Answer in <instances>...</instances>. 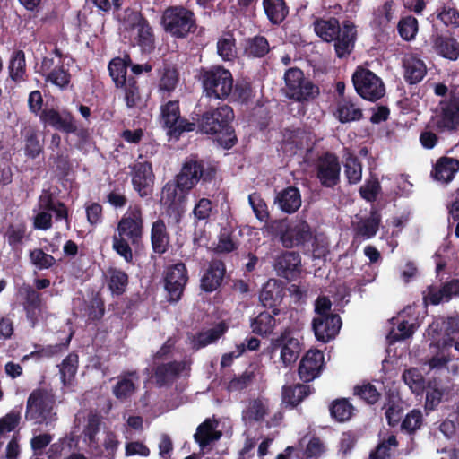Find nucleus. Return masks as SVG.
I'll return each mask as SVG.
<instances>
[{"mask_svg": "<svg viewBox=\"0 0 459 459\" xmlns=\"http://www.w3.org/2000/svg\"><path fill=\"white\" fill-rule=\"evenodd\" d=\"M316 172L323 187L334 188L341 180V164L337 155L326 152L319 156L316 164Z\"/></svg>", "mask_w": 459, "mask_h": 459, "instance_id": "obj_13", "label": "nucleus"}, {"mask_svg": "<svg viewBox=\"0 0 459 459\" xmlns=\"http://www.w3.org/2000/svg\"><path fill=\"white\" fill-rule=\"evenodd\" d=\"M27 104L29 111L35 117H39L40 124L45 128H53L63 115V108L59 109L57 107H49L48 104L43 107V96L41 91L39 90H35L30 92Z\"/></svg>", "mask_w": 459, "mask_h": 459, "instance_id": "obj_14", "label": "nucleus"}, {"mask_svg": "<svg viewBox=\"0 0 459 459\" xmlns=\"http://www.w3.org/2000/svg\"><path fill=\"white\" fill-rule=\"evenodd\" d=\"M340 23L335 18L319 19L314 22L316 34L326 42H332L340 33Z\"/></svg>", "mask_w": 459, "mask_h": 459, "instance_id": "obj_40", "label": "nucleus"}, {"mask_svg": "<svg viewBox=\"0 0 459 459\" xmlns=\"http://www.w3.org/2000/svg\"><path fill=\"white\" fill-rule=\"evenodd\" d=\"M226 274L225 263L220 259H212L204 273L200 288L207 293H212L221 287Z\"/></svg>", "mask_w": 459, "mask_h": 459, "instance_id": "obj_24", "label": "nucleus"}, {"mask_svg": "<svg viewBox=\"0 0 459 459\" xmlns=\"http://www.w3.org/2000/svg\"><path fill=\"white\" fill-rule=\"evenodd\" d=\"M284 297V290L281 284L274 279H270L264 284L260 294L259 300L263 307L272 309L273 315H279V306L282 302Z\"/></svg>", "mask_w": 459, "mask_h": 459, "instance_id": "obj_26", "label": "nucleus"}, {"mask_svg": "<svg viewBox=\"0 0 459 459\" xmlns=\"http://www.w3.org/2000/svg\"><path fill=\"white\" fill-rule=\"evenodd\" d=\"M217 166L206 162L197 157H191L186 160L179 173L176 178L180 185L186 190H192L198 182L203 184L211 183L217 175Z\"/></svg>", "mask_w": 459, "mask_h": 459, "instance_id": "obj_6", "label": "nucleus"}, {"mask_svg": "<svg viewBox=\"0 0 459 459\" xmlns=\"http://www.w3.org/2000/svg\"><path fill=\"white\" fill-rule=\"evenodd\" d=\"M21 291L22 295L23 296V310L32 307H43L41 294L39 293L33 287L24 284L22 287Z\"/></svg>", "mask_w": 459, "mask_h": 459, "instance_id": "obj_62", "label": "nucleus"}, {"mask_svg": "<svg viewBox=\"0 0 459 459\" xmlns=\"http://www.w3.org/2000/svg\"><path fill=\"white\" fill-rule=\"evenodd\" d=\"M179 81V73L175 65L165 64L159 81V90L168 93L172 92Z\"/></svg>", "mask_w": 459, "mask_h": 459, "instance_id": "obj_46", "label": "nucleus"}, {"mask_svg": "<svg viewBox=\"0 0 459 459\" xmlns=\"http://www.w3.org/2000/svg\"><path fill=\"white\" fill-rule=\"evenodd\" d=\"M331 417L337 422H345L351 419L354 414L355 407L347 398H338L333 400L329 405Z\"/></svg>", "mask_w": 459, "mask_h": 459, "instance_id": "obj_41", "label": "nucleus"}, {"mask_svg": "<svg viewBox=\"0 0 459 459\" xmlns=\"http://www.w3.org/2000/svg\"><path fill=\"white\" fill-rule=\"evenodd\" d=\"M184 367L181 362L170 361L161 363L153 370V377L159 387H163L172 384V382L179 376Z\"/></svg>", "mask_w": 459, "mask_h": 459, "instance_id": "obj_34", "label": "nucleus"}, {"mask_svg": "<svg viewBox=\"0 0 459 459\" xmlns=\"http://www.w3.org/2000/svg\"><path fill=\"white\" fill-rule=\"evenodd\" d=\"M275 204L285 213H294L301 206V195L299 188L290 186L278 192L275 197Z\"/></svg>", "mask_w": 459, "mask_h": 459, "instance_id": "obj_31", "label": "nucleus"}, {"mask_svg": "<svg viewBox=\"0 0 459 459\" xmlns=\"http://www.w3.org/2000/svg\"><path fill=\"white\" fill-rule=\"evenodd\" d=\"M221 437L220 432H215L213 425L210 420H205L201 423L196 429L194 436L195 442L204 448L209 446L212 441L219 439Z\"/></svg>", "mask_w": 459, "mask_h": 459, "instance_id": "obj_49", "label": "nucleus"}, {"mask_svg": "<svg viewBox=\"0 0 459 459\" xmlns=\"http://www.w3.org/2000/svg\"><path fill=\"white\" fill-rule=\"evenodd\" d=\"M74 333H70L65 341L56 343L42 346L35 344V351H32V356H39V359L42 358L50 359L68 350Z\"/></svg>", "mask_w": 459, "mask_h": 459, "instance_id": "obj_45", "label": "nucleus"}, {"mask_svg": "<svg viewBox=\"0 0 459 459\" xmlns=\"http://www.w3.org/2000/svg\"><path fill=\"white\" fill-rule=\"evenodd\" d=\"M325 367V354L319 350H309L301 358L298 375L303 383H309L319 377Z\"/></svg>", "mask_w": 459, "mask_h": 459, "instance_id": "obj_18", "label": "nucleus"}, {"mask_svg": "<svg viewBox=\"0 0 459 459\" xmlns=\"http://www.w3.org/2000/svg\"><path fill=\"white\" fill-rule=\"evenodd\" d=\"M285 94L290 100L297 102H308L319 95V87L298 67L289 68L284 74Z\"/></svg>", "mask_w": 459, "mask_h": 459, "instance_id": "obj_9", "label": "nucleus"}, {"mask_svg": "<svg viewBox=\"0 0 459 459\" xmlns=\"http://www.w3.org/2000/svg\"><path fill=\"white\" fill-rule=\"evenodd\" d=\"M402 377L412 393L417 395L424 393L428 383H426L423 375L417 368L405 369Z\"/></svg>", "mask_w": 459, "mask_h": 459, "instance_id": "obj_48", "label": "nucleus"}, {"mask_svg": "<svg viewBox=\"0 0 459 459\" xmlns=\"http://www.w3.org/2000/svg\"><path fill=\"white\" fill-rule=\"evenodd\" d=\"M55 404V395L51 391L45 388L34 389L27 399L25 418L48 424L56 419V414L53 412Z\"/></svg>", "mask_w": 459, "mask_h": 459, "instance_id": "obj_8", "label": "nucleus"}, {"mask_svg": "<svg viewBox=\"0 0 459 459\" xmlns=\"http://www.w3.org/2000/svg\"><path fill=\"white\" fill-rule=\"evenodd\" d=\"M234 118L233 108L223 104L203 112L195 122L196 129L202 134L214 136L224 149L230 150L238 143Z\"/></svg>", "mask_w": 459, "mask_h": 459, "instance_id": "obj_2", "label": "nucleus"}, {"mask_svg": "<svg viewBox=\"0 0 459 459\" xmlns=\"http://www.w3.org/2000/svg\"><path fill=\"white\" fill-rule=\"evenodd\" d=\"M397 446L396 437L391 435L377 445L376 449L370 453L369 459H391V446L396 447Z\"/></svg>", "mask_w": 459, "mask_h": 459, "instance_id": "obj_60", "label": "nucleus"}, {"mask_svg": "<svg viewBox=\"0 0 459 459\" xmlns=\"http://www.w3.org/2000/svg\"><path fill=\"white\" fill-rule=\"evenodd\" d=\"M160 124L167 130V135L174 140L196 129L195 122L181 117L178 100H169L160 106Z\"/></svg>", "mask_w": 459, "mask_h": 459, "instance_id": "obj_10", "label": "nucleus"}, {"mask_svg": "<svg viewBox=\"0 0 459 459\" xmlns=\"http://www.w3.org/2000/svg\"><path fill=\"white\" fill-rule=\"evenodd\" d=\"M161 25L175 39H186L197 29L195 13L183 6L166 8L162 13Z\"/></svg>", "mask_w": 459, "mask_h": 459, "instance_id": "obj_5", "label": "nucleus"}, {"mask_svg": "<svg viewBox=\"0 0 459 459\" xmlns=\"http://www.w3.org/2000/svg\"><path fill=\"white\" fill-rule=\"evenodd\" d=\"M170 236L165 221L157 219L152 222L151 228V244L152 251L161 255L169 250Z\"/></svg>", "mask_w": 459, "mask_h": 459, "instance_id": "obj_29", "label": "nucleus"}, {"mask_svg": "<svg viewBox=\"0 0 459 459\" xmlns=\"http://www.w3.org/2000/svg\"><path fill=\"white\" fill-rule=\"evenodd\" d=\"M383 409H385V415L388 425L391 427L397 426L403 415V408L399 403V398L394 394H389Z\"/></svg>", "mask_w": 459, "mask_h": 459, "instance_id": "obj_50", "label": "nucleus"}, {"mask_svg": "<svg viewBox=\"0 0 459 459\" xmlns=\"http://www.w3.org/2000/svg\"><path fill=\"white\" fill-rule=\"evenodd\" d=\"M434 51L440 56L455 61L459 57V42L453 37L439 33L431 36Z\"/></svg>", "mask_w": 459, "mask_h": 459, "instance_id": "obj_28", "label": "nucleus"}, {"mask_svg": "<svg viewBox=\"0 0 459 459\" xmlns=\"http://www.w3.org/2000/svg\"><path fill=\"white\" fill-rule=\"evenodd\" d=\"M422 300L425 306H437L441 302H448L450 299L446 292H444L443 286L437 288L434 285H429L422 292Z\"/></svg>", "mask_w": 459, "mask_h": 459, "instance_id": "obj_57", "label": "nucleus"}, {"mask_svg": "<svg viewBox=\"0 0 459 459\" xmlns=\"http://www.w3.org/2000/svg\"><path fill=\"white\" fill-rule=\"evenodd\" d=\"M188 279V271L183 262L169 265L165 269L164 288L169 303H176L181 299Z\"/></svg>", "mask_w": 459, "mask_h": 459, "instance_id": "obj_12", "label": "nucleus"}, {"mask_svg": "<svg viewBox=\"0 0 459 459\" xmlns=\"http://www.w3.org/2000/svg\"><path fill=\"white\" fill-rule=\"evenodd\" d=\"M126 32L129 34L130 44L138 46L143 53L150 54L154 50L155 35L147 19Z\"/></svg>", "mask_w": 459, "mask_h": 459, "instance_id": "obj_22", "label": "nucleus"}, {"mask_svg": "<svg viewBox=\"0 0 459 459\" xmlns=\"http://www.w3.org/2000/svg\"><path fill=\"white\" fill-rule=\"evenodd\" d=\"M229 330L228 325L221 321L213 327L197 332L188 336L190 346L194 351H199L206 346L217 342Z\"/></svg>", "mask_w": 459, "mask_h": 459, "instance_id": "obj_25", "label": "nucleus"}, {"mask_svg": "<svg viewBox=\"0 0 459 459\" xmlns=\"http://www.w3.org/2000/svg\"><path fill=\"white\" fill-rule=\"evenodd\" d=\"M255 379L253 370H245L240 375H235L228 384L229 392H240L250 386Z\"/></svg>", "mask_w": 459, "mask_h": 459, "instance_id": "obj_55", "label": "nucleus"}, {"mask_svg": "<svg viewBox=\"0 0 459 459\" xmlns=\"http://www.w3.org/2000/svg\"><path fill=\"white\" fill-rule=\"evenodd\" d=\"M53 129L65 134H73L83 143L87 142L90 137L89 130L84 127H80L76 117L72 111L67 108H63V115Z\"/></svg>", "mask_w": 459, "mask_h": 459, "instance_id": "obj_27", "label": "nucleus"}, {"mask_svg": "<svg viewBox=\"0 0 459 459\" xmlns=\"http://www.w3.org/2000/svg\"><path fill=\"white\" fill-rule=\"evenodd\" d=\"M352 82L356 92L368 101H377L385 93L382 79L367 68L358 67L352 74Z\"/></svg>", "mask_w": 459, "mask_h": 459, "instance_id": "obj_11", "label": "nucleus"}, {"mask_svg": "<svg viewBox=\"0 0 459 459\" xmlns=\"http://www.w3.org/2000/svg\"><path fill=\"white\" fill-rule=\"evenodd\" d=\"M459 170V160L451 157H441L436 163L431 172L435 180L448 183Z\"/></svg>", "mask_w": 459, "mask_h": 459, "instance_id": "obj_35", "label": "nucleus"}, {"mask_svg": "<svg viewBox=\"0 0 459 459\" xmlns=\"http://www.w3.org/2000/svg\"><path fill=\"white\" fill-rule=\"evenodd\" d=\"M440 112L436 126L440 132H455L459 127V92L453 91L448 99L440 101Z\"/></svg>", "mask_w": 459, "mask_h": 459, "instance_id": "obj_15", "label": "nucleus"}, {"mask_svg": "<svg viewBox=\"0 0 459 459\" xmlns=\"http://www.w3.org/2000/svg\"><path fill=\"white\" fill-rule=\"evenodd\" d=\"M9 78L15 83L25 82L27 79V64L25 53L22 49L13 51L8 62Z\"/></svg>", "mask_w": 459, "mask_h": 459, "instance_id": "obj_36", "label": "nucleus"}, {"mask_svg": "<svg viewBox=\"0 0 459 459\" xmlns=\"http://www.w3.org/2000/svg\"><path fill=\"white\" fill-rule=\"evenodd\" d=\"M275 315L264 311L258 314L256 317L251 321L252 332L255 334L264 336L273 333L276 319Z\"/></svg>", "mask_w": 459, "mask_h": 459, "instance_id": "obj_44", "label": "nucleus"}, {"mask_svg": "<svg viewBox=\"0 0 459 459\" xmlns=\"http://www.w3.org/2000/svg\"><path fill=\"white\" fill-rule=\"evenodd\" d=\"M274 269L280 277L294 281L301 272V258L299 253L284 251L277 256Z\"/></svg>", "mask_w": 459, "mask_h": 459, "instance_id": "obj_21", "label": "nucleus"}, {"mask_svg": "<svg viewBox=\"0 0 459 459\" xmlns=\"http://www.w3.org/2000/svg\"><path fill=\"white\" fill-rule=\"evenodd\" d=\"M198 79L202 83L203 92L210 99L224 100L232 93V74L222 66L202 67Z\"/></svg>", "mask_w": 459, "mask_h": 459, "instance_id": "obj_4", "label": "nucleus"}, {"mask_svg": "<svg viewBox=\"0 0 459 459\" xmlns=\"http://www.w3.org/2000/svg\"><path fill=\"white\" fill-rule=\"evenodd\" d=\"M397 30L401 38L406 41L413 39L418 32V21L409 15L402 18L397 25Z\"/></svg>", "mask_w": 459, "mask_h": 459, "instance_id": "obj_56", "label": "nucleus"}, {"mask_svg": "<svg viewBox=\"0 0 459 459\" xmlns=\"http://www.w3.org/2000/svg\"><path fill=\"white\" fill-rule=\"evenodd\" d=\"M135 385L127 376L120 378L113 387V394L118 400H126L135 392Z\"/></svg>", "mask_w": 459, "mask_h": 459, "instance_id": "obj_61", "label": "nucleus"}, {"mask_svg": "<svg viewBox=\"0 0 459 459\" xmlns=\"http://www.w3.org/2000/svg\"><path fill=\"white\" fill-rule=\"evenodd\" d=\"M270 229L272 233L279 237L280 242L285 248L304 247L313 240L311 228L306 221L292 223L274 221Z\"/></svg>", "mask_w": 459, "mask_h": 459, "instance_id": "obj_7", "label": "nucleus"}, {"mask_svg": "<svg viewBox=\"0 0 459 459\" xmlns=\"http://www.w3.org/2000/svg\"><path fill=\"white\" fill-rule=\"evenodd\" d=\"M311 392L312 388L304 384L285 385L282 388V401L291 408H294L308 396Z\"/></svg>", "mask_w": 459, "mask_h": 459, "instance_id": "obj_38", "label": "nucleus"}, {"mask_svg": "<svg viewBox=\"0 0 459 459\" xmlns=\"http://www.w3.org/2000/svg\"><path fill=\"white\" fill-rule=\"evenodd\" d=\"M334 117L342 124L359 121L363 118V110L354 101L342 98L336 103Z\"/></svg>", "mask_w": 459, "mask_h": 459, "instance_id": "obj_32", "label": "nucleus"}, {"mask_svg": "<svg viewBox=\"0 0 459 459\" xmlns=\"http://www.w3.org/2000/svg\"><path fill=\"white\" fill-rule=\"evenodd\" d=\"M71 77L69 70L65 68L64 64H60L46 74L45 80L60 90H65L71 82Z\"/></svg>", "mask_w": 459, "mask_h": 459, "instance_id": "obj_52", "label": "nucleus"}, {"mask_svg": "<svg viewBox=\"0 0 459 459\" xmlns=\"http://www.w3.org/2000/svg\"><path fill=\"white\" fill-rule=\"evenodd\" d=\"M270 51V46L267 39L264 36H255L246 40L245 53L248 56L262 58Z\"/></svg>", "mask_w": 459, "mask_h": 459, "instance_id": "obj_47", "label": "nucleus"}, {"mask_svg": "<svg viewBox=\"0 0 459 459\" xmlns=\"http://www.w3.org/2000/svg\"><path fill=\"white\" fill-rule=\"evenodd\" d=\"M359 195L367 202H375L381 192V185L376 176H371L359 188Z\"/></svg>", "mask_w": 459, "mask_h": 459, "instance_id": "obj_58", "label": "nucleus"}, {"mask_svg": "<svg viewBox=\"0 0 459 459\" xmlns=\"http://www.w3.org/2000/svg\"><path fill=\"white\" fill-rule=\"evenodd\" d=\"M21 135L24 143V154L30 159H36L43 152V143L36 126L28 125L22 128Z\"/></svg>", "mask_w": 459, "mask_h": 459, "instance_id": "obj_30", "label": "nucleus"}, {"mask_svg": "<svg viewBox=\"0 0 459 459\" xmlns=\"http://www.w3.org/2000/svg\"><path fill=\"white\" fill-rule=\"evenodd\" d=\"M79 364V356L76 352L69 353L59 367L61 382L65 386L70 385L75 378Z\"/></svg>", "mask_w": 459, "mask_h": 459, "instance_id": "obj_42", "label": "nucleus"}, {"mask_svg": "<svg viewBox=\"0 0 459 459\" xmlns=\"http://www.w3.org/2000/svg\"><path fill=\"white\" fill-rule=\"evenodd\" d=\"M264 12L273 24H280L288 15L286 2H263Z\"/></svg>", "mask_w": 459, "mask_h": 459, "instance_id": "obj_51", "label": "nucleus"}, {"mask_svg": "<svg viewBox=\"0 0 459 459\" xmlns=\"http://www.w3.org/2000/svg\"><path fill=\"white\" fill-rule=\"evenodd\" d=\"M268 412V408L260 398L254 399L249 403L246 416L249 420L262 421Z\"/></svg>", "mask_w": 459, "mask_h": 459, "instance_id": "obj_64", "label": "nucleus"}, {"mask_svg": "<svg viewBox=\"0 0 459 459\" xmlns=\"http://www.w3.org/2000/svg\"><path fill=\"white\" fill-rule=\"evenodd\" d=\"M312 327L316 340L326 343L339 333L342 319L339 315L316 316L313 319Z\"/></svg>", "mask_w": 459, "mask_h": 459, "instance_id": "obj_23", "label": "nucleus"}, {"mask_svg": "<svg viewBox=\"0 0 459 459\" xmlns=\"http://www.w3.org/2000/svg\"><path fill=\"white\" fill-rule=\"evenodd\" d=\"M131 56L124 53L122 56L112 58L108 65L109 75L117 89H121L127 108H135L142 100L140 85L134 76H127Z\"/></svg>", "mask_w": 459, "mask_h": 459, "instance_id": "obj_3", "label": "nucleus"}, {"mask_svg": "<svg viewBox=\"0 0 459 459\" xmlns=\"http://www.w3.org/2000/svg\"><path fill=\"white\" fill-rule=\"evenodd\" d=\"M154 180L155 175L151 162H136L131 167L132 186L141 198L152 195Z\"/></svg>", "mask_w": 459, "mask_h": 459, "instance_id": "obj_16", "label": "nucleus"}, {"mask_svg": "<svg viewBox=\"0 0 459 459\" xmlns=\"http://www.w3.org/2000/svg\"><path fill=\"white\" fill-rule=\"evenodd\" d=\"M381 214L378 210L372 208L369 212V216L361 219L357 222L354 227V232L356 237L363 239H370L374 238L381 224Z\"/></svg>", "mask_w": 459, "mask_h": 459, "instance_id": "obj_33", "label": "nucleus"}, {"mask_svg": "<svg viewBox=\"0 0 459 459\" xmlns=\"http://www.w3.org/2000/svg\"><path fill=\"white\" fill-rule=\"evenodd\" d=\"M344 174L349 184L359 183L362 178V165L357 156L350 154L344 163Z\"/></svg>", "mask_w": 459, "mask_h": 459, "instance_id": "obj_53", "label": "nucleus"}, {"mask_svg": "<svg viewBox=\"0 0 459 459\" xmlns=\"http://www.w3.org/2000/svg\"><path fill=\"white\" fill-rule=\"evenodd\" d=\"M12 251L22 252L23 241L27 237V225L24 221L11 223L4 234Z\"/></svg>", "mask_w": 459, "mask_h": 459, "instance_id": "obj_37", "label": "nucleus"}, {"mask_svg": "<svg viewBox=\"0 0 459 459\" xmlns=\"http://www.w3.org/2000/svg\"><path fill=\"white\" fill-rule=\"evenodd\" d=\"M30 259L39 270L49 269L56 264L55 257L40 248L30 251Z\"/></svg>", "mask_w": 459, "mask_h": 459, "instance_id": "obj_63", "label": "nucleus"}, {"mask_svg": "<svg viewBox=\"0 0 459 459\" xmlns=\"http://www.w3.org/2000/svg\"><path fill=\"white\" fill-rule=\"evenodd\" d=\"M108 287L113 296L123 295L129 282L128 274L121 269L110 267L108 269Z\"/></svg>", "mask_w": 459, "mask_h": 459, "instance_id": "obj_39", "label": "nucleus"}, {"mask_svg": "<svg viewBox=\"0 0 459 459\" xmlns=\"http://www.w3.org/2000/svg\"><path fill=\"white\" fill-rule=\"evenodd\" d=\"M429 335L435 340H440L445 347H452L454 335L459 333V315L438 316L428 328Z\"/></svg>", "mask_w": 459, "mask_h": 459, "instance_id": "obj_17", "label": "nucleus"}, {"mask_svg": "<svg viewBox=\"0 0 459 459\" xmlns=\"http://www.w3.org/2000/svg\"><path fill=\"white\" fill-rule=\"evenodd\" d=\"M272 344L274 351L280 350V359L284 367L295 363L302 351L299 339L292 337L289 333H281Z\"/></svg>", "mask_w": 459, "mask_h": 459, "instance_id": "obj_20", "label": "nucleus"}, {"mask_svg": "<svg viewBox=\"0 0 459 459\" xmlns=\"http://www.w3.org/2000/svg\"><path fill=\"white\" fill-rule=\"evenodd\" d=\"M189 190L185 189L179 180L175 178L174 180H169L162 187L160 203L169 213L179 215L183 212L182 204Z\"/></svg>", "mask_w": 459, "mask_h": 459, "instance_id": "obj_19", "label": "nucleus"}, {"mask_svg": "<svg viewBox=\"0 0 459 459\" xmlns=\"http://www.w3.org/2000/svg\"><path fill=\"white\" fill-rule=\"evenodd\" d=\"M353 394L365 401L368 404H375L380 398V393L376 386L370 383L356 385Z\"/></svg>", "mask_w": 459, "mask_h": 459, "instance_id": "obj_59", "label": "nucleus"}, {"mask_svg": "<svg viewBox=\"0 0 459 459\" xmlns=\"http://www.w3.org/2000/svg\"><path fill=\"white\" fill-rule=\"evenodd\" d=\"M116 13L117 19L124 24L126 32L146 20L139 10H133L129 7L125 8L122 13L119 9Z\"/></svg>", "mask_w": 459, "mask_h": 459, "instance_id": "obj_54", "label": "nucleus"}, {"mask_svg": "<svg viewBox=\"0 0 459 459\" xmlns=\"http://www.w3.org/2000/svg\"><path fill=\"white\" fill-rule=\"evenodd\" d=\"M117 234L112 238V248L124 260L134 264V255L131 246L138 247L143 240L144 220L140 205H130L118 221Z\"/></svg>", "mask_w": 459, "mask_h": 459, "instance_id": "obj_1", "label": "nucleus"}, {"mask_svg": "<svg viewBox=\"0 0 459 459\" xmlns=\"http://www.w3.org/2000/svg\"><path fill=\"white\" fill-rule=\"evenodd\" d=\"M404 79L410 84L420 82L427 73L424 62L416 57H411L404 63Z\"/></svg>", "mask_w": 459, "mask_h": 459, "instance_id": "obj_43", "label": "nucleus"}]
</instances>
